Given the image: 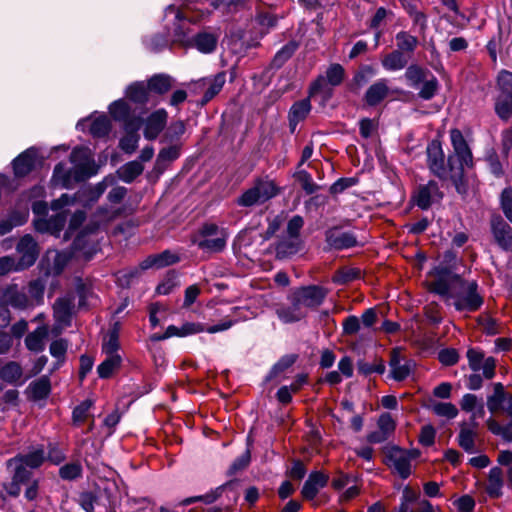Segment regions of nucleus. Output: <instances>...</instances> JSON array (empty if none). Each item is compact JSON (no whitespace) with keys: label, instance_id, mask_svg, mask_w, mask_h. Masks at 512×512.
I'll use <instances>...</instances> for the list:
<instances>
[{"label":"nucleus","instance_id":"8fccbe9b","mask_svg":"<svg viewBox=\"0 0 512 512\" xmlns=\"http://www.w3.org/2000/svg\"><path fill=\"white\" fill-rule=\"evenodd\" d=\"M185 124L183 121H175L170 124L165 135L164 140L173 142L178 140L185 133Z\"/></svg>","mask_w":512,"mask_h":512},{"label":"nucleus","instance_id":"13d9d810","mask_svg":"<svg viewBox=\"0 0 512 512\" xmlns=\"http://www.w3.org/2000/svg\"><path fill=\"white\" fill-rule=\"evenodd\" d=\"M81 466L78 463H70L60 468L59 474L61 478L72 480L80 476Z\"/></svg>","mask_w":512,"mask_h":512},{"label":"nucleus","instance_id":"ea45409f","mask_svg":"<svg viewBox=\"0 0 512 512\" xmlns=\"http://www.w3.org/2000/svg\"><path fill=\"white\" fill-rule=\"evenodd\" d=\"M29 389L34 399H43L50 393V380L47 376H43L32 382L29 386Z\"/></svg>","mask_w":512,"mask_h":512},{"label":"nucleus","instance_id":"ddd939ff","mask_svg":"<svg viewBox=\"0 0 512 512\" xmlns=\"http://www.w3.org/2000/svg\"><path fill=\"white\" fill-rule=\"evenodd\" d=\"M389 365L391 369V376L397 381L406 379L414 367V363L411 360L406 359L398 348L392 350Z\"/></svg>","mask_w":512,"mask_h":512},{"label":"nucleus","instance_id":"393cba45","mask_svg":"<svg viewBox=\"0 0 512 512\" xmlns=\"http://www.w3.org/2000/svg\"><path fill=\"white\" fill-rule=\"evenodd\" d=\"M48 327L43 325L29 333L25 338V345L30 351L40 352L45 347V342L48 337Z\"/></svg>","mask_w":512,"mask_h":512},{"label":"nucleus","instance_id":"9d476101","mask_svg":"<svg viewBox=\"0 0 512 512\" xmlns=\"http://www.w3.org/2000/svg\"><path fill=\"white\" fill-rule=\"evenodd\" d=\"M442 197L443 193L439 190L437 183L430 181L418 187L413 195V201L419 208L426 210L432 204L439 202Z\"/></svg>","mask_w":512,"mask_h":512},{"label":"nucleus","instance_id":"7c9ffc66","mask_svg":"<svg viewBox=\"0 0 512 512\" xmlns=\"http://www.w3.org/2000/svg\"><path fill=\"white\" fill-rule=\"evenodd\" d=\"M495 112L507 121L512 116V93H500L495 101Z\"/></svg>","mask_w":512,"mask_h":512},{"label":"nucleus","instance_id":"c9c22d12","mask_svg":"<svg viewBox=\"0 0 512 512\" xmlns=\"http://www.w3.org/2000/svg\"><path fill=\"white\" fill-rule=\"evenodd\" d=\"M429 409L440 417L453 419L458 414L457 407L450 402H433L429 405Z\"/></svg>","mask_w":512,"mask_h":512},{"label":"nucleus","instance_id":"423d86ee","mask_svg":"<svg viewBox=\"0 0 512 512\" xmlns=\"http://www.w3.org/2000/svg\"><path fill=\"white\" fill-rule=\"evenodd\" d=\"M278 188L274 182L269 180H260L253 187L246 190L237 200L240 206L250 207L256 204H262L272 197L276 196Z\"/></svg>","mask_w":512,"mask_h":512},{"label":"nucleus","instance_id":"f8f14e48","mask_svg":"<svg viewBox=\"0 0 512 512\" xmlns=\"http://www.w3.org/2000/svg\"><path fill=\"white\" fill-rule=\"evenodd\" d=\"M16 251L20 256L18 263L22 269L32 266L39 254L37 243L30 235H25L19 240Z\"/></svg>","mask_w":512,"mask_h":512},{"label":"nucleus","instance_id":"39448f33","mask_svg":"<svg viewBox=\"0 0 512 512\" xmlns=\"http://www.w3.org/2000/svg\"><path fill=\"white\" fill-rule=\"evenodd\" d=\"M427 166L431 173L441 180L452 182V170L446 159L441 143L438 140L431 141L427 148Z\"/></svg>","mask_w":512,"mask_h":512},{"label":"nucleus","instance_id":"0e129e2a","mask_svg":"<svg viewBox=\"0 0 512 512\" xmlns=\"http://www.w3.org/2000/svg\"><path fill=\"white\" fill-rule=\"evenodd\" d=\"M395 422L391 415L388 413L382 414L378 420L379 430L382 431L386 436H390L395 430Z\"/></svg>","mask_w":512,"mask_h":512},{"label":"nucleus","instance_id":"49530a36","mask_svg":"<svg viewBox=\"0 0 512 512\" xmlns=\"http://www.w3.org/2000/svg\"><path fill=\"white\" fill-rule=\"evenodd\" d=\"M119 348L118 331L114 329L110 332L108 337L104 339L102 350L106 355H119L117 350Z\"/></svg>","mask_w":512,"mask_h":512},{"label":"nucleus","instance_id":"4468645a","mask_svg":"<svg viewBox=\"0 0 512 512\" xmlns=\"http://www.w3.org/2000/svg\"><path fill=\"white\" fill-rule=\"evenodd\" d=\"M168 114L164 109H159L150 114L144 121V137L148 140L156 139L167 123Z\"/></svg>","mask_w":512,"mask_h":512},{"label":"nucleus","instance_id":"79ce46f5","mask_svg":"<svg viewBox=\"0 0 512 512\" xmlns=\"http://www.w3.org/2000/svg\"><path fill=\"white\" fill-rule=\"evenodd\" d=\"M148 90V86L144 83L137 82L129 86L127 97L134 102L144 103L148 100Z\"/></svg>","mask_w":512,"mask_h":512},{"label":"nucleus","instance_id":"5fc2aeb1","mask_svg":"<svg viewBox=\"0 0 512 512\" xmlns=\"http://www.w3.org/2000/svg\"><path fill=\"white\" fill-rule=\"evenodd\" d=\"M438 89V81L435 77L431 79H425L423 81V86L419 92V96L422 99L429 100L431 99Z\"/></svg>","mask_w":512,"mask_h":512},{"label":"nucleus","instance_id":"052dcab7","mask_svg":"<svg viewBox=\"0 0 512 512\" xmlns=\"http://www.w3.org/2000/svg\"><path fill=\"white\" fill-rule=\"evenodd\" d=\"M497 84L501 93H512V72L501 71L497 78Z\"/></svg>","mask_w":512,"mask_h":512},{"label":"nucleus","instance_id":"f03ea898","mask_svg":"<svg viewBox=\"0 0 512 512\" xmlns=\"http://www.w3.org/2000/svg\"><path fill=\"white\" fill-rule=\"evenodd\" d=\"M70 161L73 164L72 170H66L62 163L55 166L53 181L56 185L67 188L71 186L73 181L84 180L97 172L94 159L88 148H75L70 155Z\"/></svg>","mask_w":512,"mask_h":512},{"label":"nucleus","instance_id":"a19ab883","mask_svg":"<svg viewBox=\"0 0 512 512\" xmlns=\"http://www.w3.org/2000/svg\"><path fill=\"white\" fill-rule=\"evenodd\" d=\"M487 427L494 435L500 436L506 442H512V421L502 426L495 419L489 418Z\"/></svg>","mask_w":512,"mask_h":512},{"label":"nucleus","instance_id":"dca6fc26","mask_svg":"<svg viewBox=\"0 0 512 512\" xmlns=\"http://www.w3.org/2000/svg\"><path fill=\"white\" fill-rule=\"evenodd\" d=\"M329 480V475L321 471L311 472L305 481L301 494L307 500H313L320 489L324 488Z\"/></svg>","mask_w":512,"mask_h":512},{"label":"nucleus","instance_id":"6e6552de","mask_svg":"<svg viewBox=\"0 0 512 512\" xmlns=\"http://www.w3.org/2000/svg\"><path fill=\"white\" fill-rule=\"evenodd\" d=\"M291 294L302 308L307 310L321 305L327 295V290L321 286L310 285L300 287Z\"/></svg>","mask_w":512,"mask_h":512},{"label":"nucleus","instance_id":"a878e982","mask_svg":"<svg viewBox=\"0 0 512 512\" xmlns=\"http://www.w3.org/2000/svg\"><path fill=\"white\" fill-rule=\"evenodd\" d=\"M180 149L181 147L178 144L161 149L155 162V170L162 173L169 163L180 156Z\"/></svg>","mask_w":512,"mask_h":512},{"label":"nucleus","instance_id":"72a5a7b5","mask_svg":"<svg viewBox=\"0 0 512 512\" xmlns=\"http://www.w3.org/2000/svg\"><path fill=\"white\" fill-rule=\"evenodd\" d=\"M143 165L139 161H131L123 165L118 173L120 178L125 182L133 181L137 176L143 172Z\"/></svg>","mask_w":512,"mask_h":512},{"label":"nucleus","instance_id":"e2e57ef3","mask_svg":"<svg viewBox=\"0 0 512 512\" xmlns=\"http://www.w3.org/2000/svg\"><path fill=\"white\" fill-rule=\"evenodd\" d=\"M501 206L505 216L512 222V189L506 188L501 194Z\"/></svg>","mask_w":512,"mask_h":512},{"label":"nucleus","instance_id":"cd10ccee","mask_svg":"<svg viewBox=\"0 0 512 512\" xmlns=\"http://www.w3.org/2000/svg\"><path fill=\"white\" fill-rule=\"evenodd\" d=\"M44 459V450L38 448L26 455L17 456L13 459H10L8 461V465L17 464L18 462H21L27 467L38 468L43 463Z\"/></svg>","mask_w":512,"mask_h":512},{"label":"nucleus","instance_id":"f3484780","mask_svg":"<svg viewBox=\"0 0 512 512\" xmlns=\"http://www.w3.org/2000/svg\"><path fill=\"white\" fill-rule=\"evenodd\" d=\"M290 305H279L276 308V315L283 323H293L306 317L307 311L294 299L291 294Z\"/></svg>","mask_w":512,"mask_h":512},{"label":"nucleus","instance_id":"b1692460","mask_svg":"<svg viewBox=\"0 0 512 512\" xmlns=\"http://www.w3.org/2000/svg\"><path fill=\"white\" fill-rule=\"evenodd\" d=\"M493 234L503 249L512 251V228L506 222L503 220L494 222Z\"/></svg>","mask_w":512,"mask_h":512},{"label":"nucleus","instance_id":"f704fd0d","mask_svg":"<svg viewBox=\"0 0 512 512\" xmlns=\"http://www.w3.org/2000/svg\"><path fill=\"white\" fill-rule=\"evenodd\" d=\"M217 45V37L211 33H200L195 38V46L202 53H211Z\"/></svg>","mask_w":512,"mask_h":512},{"label":"nucleus","instance_id":"69168bd1","mask_svg":"<svg viewBox=\"0 0 512 512\" xmlns=\"http://www.w3.org/2000/svg\"><path fill=\"white\" fill-rule=\"evenodd\" d=\"M285 221V216L283 214L274 216L273 218L269 219L268 227L264 233V239H270L273 237L276 232L280 229L282 224Z\"/></svg>","mask_w":512,"mask_h":512},{"label":"nucleus","instance_id":"09e8293b","mask_svg":"<svg viewBox=\"0 0 512 512\" xmlns=\"http://www.w3.org/2000/svg\"><path fill=\"white\" fill-rule=\"evenodd\" d=\"M93 405L91 400H85L81 404H79L73 411V421L74 423L80 424L83 423L89 417V411Z\"/></svg>","mask_w":512,"mask_h":512},{"label":"nucleus","instance_id":"412c9836","mask_svg":"<svg viewBox=\"0 0 512 512\" xmlns=\"http://www.w3.org/2000/svg\"><path fill=\"white\" fill-rule=\"evenodd\" d=\"M74 307V298L65 296L56 300L53 306L55 320L63 325H68Z\"/></svg>","mask_w":512,"mask_h":512},{"label":"nucleus","instance_id":"473e14b6","mask_svg":"<svg viewBox=\"0 0 512 512\" xmlns=\"http://www.w3.org/2000/svg\"><path fill=\"white\" fill-rule=\"evenodd\" d=\"M120 355H106V359L98 366V374L101 378H108L120 367Z\"/></svg>","mask_w":512,"mask_h":512},{"label":"nucleus","instance_id":"a18cd8bd","mask_svg":"<svg viewBox=\"0 0 512 512\" xmlns=\"http://www.w3.org/2000/svg\"><path fill=\"white\" fill-rule=\"evenodd\" d=\"M225 83L224 74H217L210 82V85L203 96V102L210 101L215 95H217Z\"/></svg>","mask_w":512,"mask_h":512},{"label":"nucleus","instance_id":"2f4dec72","mask_svg":"<svg viewBox=\"0 0 512 512\" xmlns=\"http://www.w3.org/2000/svg\"><path fill=\"white\" fill-rule=\"evenodd\" d=\"M503 474L502 470L498 467H494L490 470L487 483V493L494 498H498L501 495V489L503 486Z\"/></svg>","mask_w":512,"mask_h":512},{"label":"nucleus","instance_id":"aec40b11","mask_svg":"<svg viewBox=\"0 0 512 512\" xmlns=\"http://www.w3.org/2000/svg\"><path fill=\"white\" fill-rule=\"evenodd\" d=\"M37 162V153L33 149H28L20 154L13 162L14 172L17 176H25L30 173Z\"/></svg>","mask_w":512,"mask_h":512},{"label":"nucleus","instance_id":"0eeeda50","mask_svg":"<svg viewBox=\"0 0 512 512\" xmlns=\"http://www.w3.org/2000/svg\"><path fill=\"white\" fill-rule=\"evenodd\" d=\"M85 191H80L74 196H70L68 194H63L59 199L54 200L51 204V208L54 211H60L54 217L50 218L47 223H45L46 228L53 233L59 232L65 225L66 222V211L63 210L65 207L74 205L77 201H82V194Z\"/></svg>","mask_w":512,"mask_h":512},{"label":"nucleus","instance_id":"c756f323","mask_svg":"<svg viewBox=\"0 0 512 512\" xmlns=\"http://www.w3.org/2000/svg\"><path fill=\"white\" fill-rule=\"evenodd\" d=\"M327 240L336 249L349 248L357 243L355 236L348 232H330Z\"/></svg>","mask_w":512,"mask_h":512},{"label":"nucleus","instance_id":"3c124183","mask_svg":"<svg viewBox=\"0 0 512 512\" xmlns=\"http://www.w3.org/2000/svg\"><path fill=\"white\" fill-rule=\"evenodd\" d=\"M110 130V122L106 117L96 118L90 127V132L97 137L106 135Z\"/></svg>","mask_w":512,"mask_h":512},{"label":"nucleus","instance_id":"9b49d317","mask_svg":"<svg viewBox=\"0 0 512 512\" xmlns=\"http://www.w3.org/2000/svg\"><path fill=\"white\" fill-rule=\"evenodd\" d=\"M388 465L403 479L411 474V454L398 447H392L387 452Z\"/></svg>","mask_w":512,"mask_h":512},{"label":"nucleus","instance_id":"2eb2a0df","mask_svg":"<svg viewBox=\"0 0 512 512\" xmlns=\"http://www.w3.org/2000/svg\"><path fill=\"white\" fill-rule=\"evenodd\" d=\"M68 260L69 257L66 253L49 250L43 257L41 266L46 275H58L63 271Z\"/></svg>","mask_w":512,"mask_h":512},{"label":"nucleus","instance_id":"20e7f679","mask_svg":"<svg viewBox=\"0 0 512 512\" xmlns=\"http://www.w3.org/2000/svg\"><path fill=\"white\" fill-rule=\"evenodd\" d=\"M228 234L215 224H205L199 233L193 236L192 242L201 250L209 253L222 251L226 246Z\"/></svg>","mask_w":512,"mask_h":512},{"label":"nucleus","instance_id":"5701e85b","mask_svg":"<svg viewBox=\"0 0 512 512\" xmlns=\"http://www.w3.org/2000/svg\"><path fill=\"white\" fill-rule=\"evenodd\" d=\"M311 110L309 99H302L295 102L289 111V125L292 132L295 131L299 122L303 121Z\"/></svg>","mask_w":512,"mask_h":512},{"label":"nucleus","instance_id":"a211bd4d","mask_svg":"<svg viewBox=\"0 0 512 512\" xmlns=\"http://www.w3.org/2000/svg\"><path fill=\"white\" fill-rule=\"evenodd\" d=\"M344 79V69L340 64H332L326 71V79L319 78L312 86L310 90V95L317 93L318 91L324 89L325 81L332 85H339Z\"/></svg>","mask_w":512,"mask_h":512},{"label":"nucleus","instance_id":"6ab92c4d","mask_svg":"<svg viewBox=\"0 0 512 512\" xmlns=\"http://www.w3.org/2000/svg\"><path fill=\"white\" fill-rule=\"evenodd\" d=\"M179 261V256L169 250L163 251L160 254L151 255L141 262L140 267L142 270L149 268H164L166 266L175 264Z\"/></svg>","mask_w":512,"mask_h":512},{"label":"nucleus","instance_id":"e433bc0d","mask_svg":"<svg viewBox=\"0 0 512 512\" xmlns=\"http://www.w3.org/2000/svg\"><path fill=\"white\" fill-rule=\"evenodd\" d=\"M397 50L403 54L412 53L418 44V39L407 32H399L396 34Z\"/></svg>","mask_w":512,"mask_h":512},{"label":"nucleus","instance_id":"338daca9","mask_svg":"<svg viewBox=\"0 0 512 512\" xmlns=\"http://www.w3.org/2000/svg\"><path fill=\"white\" fill-rule=\"evenodd\" d=\"M250 462V451L246 450L242 455H240L230 466L229 473L231 475L236 474L237 472L243 470L248 466Z\"/></svg>","mask_w":512,"mask_h":512},{"label":"nucleus","instance_id":"4d7b16f0","mask_svg":"<svg viewBox=\"0 0 512 512\" xmlns=\"http://www.w3.org/2000/svg\"><path fill=\"white\" fill-rule=\"evenodd\" d=\"M28 217V213L24 212L19 215L17 218H12L9 220H5L0 222V235H4L11 231V229L15 226L21 225L26 222Z\"/></svg>","mask_w":512,"mask_h":512},{"label":"nucleus","instance_id":"864d4df0","mask_svg":"<svg viewBox=\"0 0 512 512\" xmlns=\"http://www.w3.org/2000/svg\"><path fill=\"white\" fill-rule=\"evenodd\" d=\"M296 46L294 44L285 45L280 51L275 55L272 64L273 66L279 68L281 67L294 53Z\"/></svg>","mask_w":512,"mask_h":512},{"label":"nucleus","instance_id":"4be33fe9","mask_svg":"<svg viewBox=\"0 0 512 512\" xmlns=\"http://www.w3.org/2000/svg\"><path fill=\"white\" fill-rule=\"evenodd\" d=\"M389 91L387 80L381 79L367 89L364 99L369 106H375L388 96Z\"/></svg>","mask_w":512,"mask_h":512},{"label":"nucleus","instance_id":"de8ad7c7","mask_svg":"<svg viewBox=\"0 0 512 512\" xmlns=\"http://www.w3.org/2000/svg\"><path fill=\"white\" fill-rule=\"evenodd\" d=\"M405 77L411 86L416 87L425 80V71L416 65H411L407 68Z\"/></svg>","mask_w":512,"mask_h":512},{"label":"nucleus","instance_id":"c03bdc74","mask_svg":"<svg viewBox=\"0 0 512 512\" xmlns=\"http://www.w3.org/2000/svg\"><path fill=\"white\" fill-rule=\"evenodd\" d=\"M68 349V342L64 339H58L50 344V354L57 359V365H60L65 360V355Z\"/></svg>","mask_w":512,"mask_h":512},{"label":"nucleus","instance_id":"bf43d9fd","mask_svg":"<svg viewBox=\"0 0 512 512\" xmlns=\"http://www.w3.org/2000/svg\"><path fill=\"white\" fill-rule=\"evenodd\" d=\"M23 270L20 264L11 256H4L0 258V275H5L12 271Z\"/></svg>","mask_w":512,"mask_h":512},{"label":"nucleus","instance_id":"f257e3e1","mask_svg":"<svg viewBox=\"0 0 512 512\" xmlns=\"http://www.w3.org/2000/svg\"><path fill=\"white\" fill-rule=\"evenodd\" d=\"M436 277L429 283V290L441 296L455 298L454 306L458 311H476L483 304L482 296L477 292L475 281H464L452 274L448 267L436 269Z\"/></svg>","mask_w":512,"mask_h":512},{"label":"nucleus","instance_id":"58836bf2","mask_svg":"<svg viewBox=\"0 0 512 512\" xmlns=\"http://www.w3.org/2000/svg\"><path fill=\"white\" fill-rule=\"evenodd\" d=\"M172 87V78L167 75H155L148 81V88L159 94H164Z\"/></svg>","mask_w":512,"mask_h":512},{"label":"nucleus","instance_id":"6e6d98bb","mask_svg":"<svg viewBox=\"0 0 512 512\" xmlns=\"http://www.w3.org/2000/svg\"><path fill=\"white\" fill-rule=\"evenodd\" d=\"M6 299L10 305L16 308H25L28 303V299L24 293L13 289L7 291Z\"/></svg>","mask_w":512,"mask_h":512},{"label":"nucleus","instance_id":"c85d7f7f","mask_svg":"<svg viewBox=\"0 0 512 512\" xmlns=\"http://www.w3.org/2000/svg\"><path fill=\"white\" fill-rule=\"evenodd\" d=\"M476 427H468L466 424H461L460 432L458 435V444L468 453H473L475 451V438L477 432L475 430Z\"/></svg>","mask_w":512,"mask_h":512},{"label":"nucleus","instance_id":"37998d69","mask_svg":"<svg viewBox=\"0 0 512 512\" xmlns=\"http://www.w3.org/2000/svg\"><path fill=\"white\" fill-rule=\"evenodd\" d=\"M297 356L295 354H289L283 356L271 369L268 378L273 379L285 372L288 368H290L296 361Z\"/></svg>","mask_w":512,"mask_h":512},{"label":"nucleus","instance_id":"bb28decb","mask_svg":"<svg viewBox=\"0 0 512 512\" xmlns=\"http://www.w3.org/2000/svg\"><path fill=\"white\" fill-rule=\"evenodd\" d=\"M382 66L388 71L401 70L406 67L408 58L399 50L386 54L381 59Z\"/></svg>","mask_w":512,"mask_h":512},{"label":"nucleus","instance_id":"774afa93","mask_svg":"<svg viewBox=\"0 0 512 512\" xmlns=\"http://www.w3.org/2000/svg\"><path fill=\"white\" fill-rule=\"evenodd\" d=\"M360 327V319L356 316H349L343 322V333L346 335H354L360 330Z\"/></svg>","mask_w":512,"mask_h":512},{"label":"nucleus","instance_id":"680f3d73","mask_svg":"<svg viewBox=\"0 0 512 512\" xmlns=\"http://www.w3.org/2000/svg\"><path fill=\"white\" fill-rule=\"evenodd\" d=\"M467 358L469 362V367L477 372L481 370V364L485 360L484 354L481 351L476 349H469L467 351Z\"/></svg>","mask_w":512,"mask_h":512},{"label":"nucleus","instance_id":"603ef678","mask_svg":"<svg viewBox=\"0 0 512 512\" xmlns=\"http://www.w3.org/2000/svg\"><path fill=\"white\" fill-rule=\"evenodd\" d=\"M297 179L307 194H312L320 189V187L314 183L310 174L304 170L298 172Z\"/></svg>","mask_w":512,"mask_h":512},{"label":"nucleus","instance_id":"4c0bfd02","mask_svg":"<svg viewBox=\"0 0 512 512\" xmlns=\"http://www.w3.org/2000/svg\"><path fill=\"white\" fill-rule=\"evenodd\" d=\"M361 270L356 267H344L338 270L332 277V281L337 284H347L360 278Z\"/></svg>","mask_w":512,"mask_h":512},{"label":"nucleus","instance_id":"7ed1b4c3","mask_svg":"<svg viewBox=\"0 0 512 512\" xmlns=\"http://www.w3.org/2000/svg\"><path fill=\"white\" fill-rule=\"evenodd\" d=\"M450 139L453 153L448 156V161L452 170V183L459 193H464L463 178L465 169L471 168L473 165L472 152L460 130L452 129L450 131Z\"/></svg>","mask_w":512,"mask_h":512},{"label":"nucleus","instance_id":"1a4fd4ad","mask_svg":"<svg viewBox=\"0 0 512 512\" xmlns=\"http://www.w3.org/2000/svg\"><path fill=\"white\" fill-rule=\"evenodd\" d=\"M487 408L491 413L503 410L512 419V394L505 392L502 383H494L493 394L487 397Z\"/></svg>","mask_w":512,"mask_h":512}]
</instances>
